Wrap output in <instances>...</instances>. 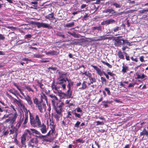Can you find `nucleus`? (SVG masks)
Masks as SVG:
<instances>
[{"instance_id": "44", "label": "nucleus", "mask_w": 148, "mask_h": 148, "mask_svg": "<svg viewBox=\"0 0 148 148\" xmlns=\"http://www.w3.org/2000/svg\"><path fill=\"white\" fill-rule=\"evenodd\" d=\"M42 56L39 54H34L33 56L34 58H41Z\"/></svg>"}, {"instance_id": "42", "label": "nucleus", "mask_w": 148, "mask_h": 148, "mask_svg": "<svg viewBox=\"0 0 148 148\" xmlns=\"http://www.w3.org/2000/svg\"><path fill=\"white\" fill-rule=\"evenodd\" d=\"M37 135H38L39 136H37V137L38 138H40V139H42L44 137H46V136L42 135L40 133V134H38Z\"/></svg>"}, {"instance_id": "16", "label": "nucleus", "mask_w": 148, "mask_h": 148, "mask_svg": "<svg viewBox=\"0 0 148 148\" xmlns=\"http://www.w3.org/2000/svg\"><path fill=\"white\" fill-rule=\"evenodd\" d=\"M54 14L52 13L51 14H49L48 15L45 16V18L46 19H48L49 20L51 21L53 19H55V18L54 16Z\"/></svg>"}, {"instance_id": "49", "label": "nucleus", "mask_w": 148, "mask_h": 148, "mask_svg": "<svg viewBox=\"0 0 148 148\" xmlns=\"http://www.w3.org/2000/svg\"><path fill=\"white\" fill-rule=\"evenodd\" d=\"M24 121H25V119H23V120L22 121V122L21 123H20V120H19V122L18 123L17 125H18V127H20L21 126V124H22V123H23L24 122Z\"/></svg>"}, {"instance_id": "60", "label": "nucleus", "mask_w": 148, "mask_h": 148, "mask_svg": "<svg viewBox=\"0 0 148 148\" xmlns=\"http://www.w3.org/2000/svg\"><path fill=\"white\" fill-rule=\"evenodd\" d=\"M107 73L109 75L112 77H114L115 75L114 73L110 72H108Z\"/></svg>"}, {"instance_id": "20", "label": "nucleus", "mask_w": 148, "mask_h": 148, "mask_svg": "<svg viewBox=\"0 0 148 148\" xmlns=\"http://www.w3.org/2000/svg\"><path fill=\"white\" fill-rule=\"evenodd\" d=\"M140 136L146 135L148 137V132L145 129H144L143 131L140 133Z\"/></svg>"}, {"instance_id": "29", "label": "nucleus", "mask_w": 148, "mask_h": 148, "mask_svg": "<svg viewBox=\"0 0 148 148\" xmlns=\"http://www.w3.org/2000/svg\"><path fill=\"white\" fill-rule=\"evenodd\" d=\"M86 82L84 81L82 84V87L79 89L84 90L85 89L87 88V85L85 84Z\"/></svg>"}, {"instance_id": "11", "label": "nucleus", "mask_w": 148, "mask_h": 148, "mask_svg": "<svg viewBox=\"0 0 148 148\" xmlns=\"http://www.w3.org/2000/svg\"><path fill=\"white\" fill-rule=\"evenodd\" d=\"M36 106L38 107L40 112L41 113L43 112V110H44L45 111H46V104L43 102H39V103Z\"/></svg>"}, {"instance_id": "3", "label": "nucleus", "mask_w": 148, "mask_h": 148, "mask_svg": "<svg viewBox=\"0 0 148 148\" xmlns=\"http://www.w3.org/2000/svg\"><path fill=\"white\" fill-rule=\"evenodd\" d=\"M91 66L92 67L95 69L96 71V73H97L100 76H101L103 74L106 77V78L108 79H109V76L107 75L105 72L103 71H102L100 69H99L96 66L93 65H91Z\"/></svg>"}, {"instance_id": "53", "label": "nucleus", "mask_w": 148, "mask_h": 148, "mask_svg": "<svg viewBox=\"0 0 148 148\" xmlns=\"http://www.w3.org/2000/svg\"><path fill=\"white\" fill-rule=\"evenodd\" d=\"M80 123V122L79 121H77L76 123L74 125V127H78Z\"/></svg>"}, {"instance_id": "64", "label": "nucleus", "mask_w": 148, "mask_h": 148, "mask_svg": "<svg viewBox=\"0 0 148 148\" xmlns=\"http://www.w3.org/2000/svg\"><path fill=\"white\" fill-rule=\"evenodd\" d=\"M76 141L79 142L80 143H83L84 142V141L80 139H77L76 140Z\"/></svg>"}, {"instance_id": "46", "label": "nucleus", "mask_w": 148, "mask_h": 148, "mask_svg": "<svg viewBox=\"0 0 148 148\" xmlns=\"http://www.w3.org/2000/svg\"><path fill=\"white\" fill-rule=\"evenodd\" d=\"M121 28L120 27L117 26L114 28L113 29V31L114 32H116L119 30H121Z\"/></svg>"}, {"instance_id": "8", "label": "nucleus", "mask_w": 148, "mask_h": 148, "mask_svg": "<svg viewBox=\"0 0 148 148\" xmlns=\"http://www.w3.org/2000/svg\"><path fill=\"white\" fill-rule=\"evenodd\" d=\"M106 13H109V14H111L114 15H117V16L120 15L122 14V12L118 13L117 12L112 8L106 9L104 12Z\"/></svg>"}, {"instance_id": "17", "label": "nucleus", "mask_w": 148, "mask_h": 148, "mask_svg": "<svg viewBox=\"0 0 148 148\" xmlns=\"http://www.w3.org/2000/svg\"><path fill=\"white\" fill-rule=\"evenodd\" d=\"M66 80L68 83V84L67 86V87L68 88V89L71 90V87L73 86V82L71 81L70 79H66Z\"/></svg>"}, {"instance_id": "26", "label": "nucleus", "mask_w": 148, "mask_h": 148, "mask_svg": "<svg viewBox=\"0 0 148 148\" xmlns=\"http://www.w3.org/2000/svg\"><path fill=\"white\" fill-rule=\"evenodd\" d=\"M30 130L32 131L33 133H34L36 134H40V132L37 130L34 129H30Z\"/></svg>"}, {"instance_id": "35", "label": "nucleus", "mask_w": 148, "mask_h": 148, "mask_svg": "<svg viewBox=\"0 0 148 148\" xmlns=\"http://www.w3.org/2000/svg\"><path fill=\"white\" fill-rule=\"evenodd\" d=\"M101 83L102 84H106V79L104 77H101Z\"/></svg>"}, {"instance_id": "23", "label": "nucleus", "mask_w": 148, "mask_h": 148, "mask_svg": "<svg viewBox=\"0 0 148 148\" xmlns=\"http://www.w3.org/2000/svg\"><path fill=\"white\" fill-rule=\"evenodd\" d=\"M118 55L119 57L121 59H124V56L122 52L121 51H119L118 53Z\"/></svg>"}, {"instance_id": "63", "label": "nucleus", "mask_w": 148, "mask_h": 148, "mask_svg": "<svg viewBox=\"0 0 148 148\" xmlns=\"http://www.w3.org/2000/svg\"><path fill=\"white\" fill-rule=\"evenodd\" d=\"M86 76L89 77V78H90V77H91L92 76V75L90 73H89V72H87V74H86Z\"/></svg>"}, {"instance_id": "59", "label": "nucleus", "mask_w": 148, "mask_h": 148, "mask_svg": "<svg viewBox=\"0 0 148 148\" xmlns=\"http://www.w3.org/2000/svg\"><path fill=\"white\" fill-rule=\"evenodd\" d=\"M135 11V10H128L125 13H132L134 12V11Z\"/></svg>"}, {"instance_id": "38", "label": "nucleus", "mask_w": 148, "mask_h": 148, "mask_svg": "<svg viewBox=\"0 0 148 148\" xmlns=\"http://www.w3.org/2000/svg\"><path fill=\"white\" fill-rule=\"evenodd\" d=\"M89 80L90 81V83L92 84L94 82H96V80L95 78H92L91 77L89 78Z\"/></svg>"}, {"instance_id": "25", "label": "nucleus", "mask_w": 148, "mask_h": 148, "mask_svg": "<svg viewBox=\"0 0 148 148\" xmlns=\"http://www.w3.org/2000/svg\"><path fill=\"white\" fill-rule=\"evenodd\" d=\"M101 26H99L98 27H94L92 28V29L93 30H95L96 29L98 31H99L101 30Z\"/></svg>"}, {"instance_id": "55", "label": "nucleus", "mask_w": 148, "mask_h": 148, "mask_svg": "<svg viewBox=\"0 0 148 148\" xmlns=\"http://www.w3.org/2000/svg\"><path fill=\"white\" fill-rule=\"evenodd\" d=\"M9 122H10V123L12 124V120H11V119L9 118L7 119L5 121V123H8Z\"/></svg>"}, {"instance_id": "37", "label": "nucleus", "mask_w": 148, "mask_h": 148, "mask_svg": "<svg viewBox=\"0 0 148 148\" xmlns=\"http://www.w3.org/2000/svg\"><path fill=\"white\" fill-rule=\"evenodd\" d=\"M16 129L15 128H12V129L10 130V134H13L14 133L16 132Z\"/></svg>"}, {"instance_id": "12", "label": "nucleus", "mask_w": 148, "mask_h": 148, "mask_svg": "<svg viewBox=\"0 0 148 148\" xmlns=\"http://www.w3.org/2000/svg\"><path fill=\"white\" fill-rule=\"evenodd\" d=\"M23 134L26 139H27L28 140L29 138H31L32 135V134L30 132L29 130L28 129Z\"/></svg>"}, {"instance_id": "2", "label": "nucleus", "mask_w": 148, "mask_h": 148, "mask_svg": "<svg viewBox=\"0 0 148 148\" xmlns=\"http://www.w3.org/2000/svg\"><path fill=\"white\" fill-rule=\"evenodd\" d=\"M24 111L25 112V116L23 115L22 116H21L20 123L22 122L23 119H24L25 121L22 125L23 127H25L28 121V112H30L29 110H27L26 109H25Z\"/></svg>"}, {"instance_id": "9", "label": "nucleus", "mask_w": 148, "mask_h": 148, "mask_svg": "<svg viewBox=\"0 0 148 148\" xmlns=\"http://www.w3.org/2000/svg\"><path fill=\"white\" fill-rule=\"evenodd\" d=\"M114 43L116 46H119L125 43V40L119 37L116 38L114 39Z\"/></svg>"}, {"instance_id": "1", "label": "nucleus", "mask_w": 148, "mask_h": 148, "mask_svg": "<svg viewBox=\"0 0 148 148\" xmlns=\"http://www.w3.org/2000/svg\"><path fill=\"white\" fill-rule=\"evenodd\" d=\"M30 122L31 125L34 127H37L41 123L38 115H36L35 117L29 112Z\"/></svg>"}, {"instance_id": "52", "label": "nucleus", "mask_w": 148, "mask_h": 148, "mask_svg": "<svg viewBox=\"0 0 148 148\" xmlns=\"http://www.w3.org/2000/svg\"><path fill=\"white\" fill-rule=\"evenodd\" d=\"M88 39L89 40H91L92 41H98V40H97V37H94L93 38H89Z\"/></svg>"}, {"instance_id": "48", "label": "nucleus", "mask_w": 148, "mask_h": 148, "mask_svg": "<svg viewBox=\"0 0 148 148\" xmlns=\"http://www.w3.org/2000/svg\"><path fill=\"white\" fill-rule=\"evenodd\" d=\"M101 25H109L108 20L104 21L101 22Z\"/></svg>"}, {"instance_id": "62", "label": "nucleus", "mask_w": 148, "mask_h": 148, "mask_svg": "<svg viewBox=\"0 0 148 148\" xmlns=\"http://www.w3.org/2000/svg\"><path fill=\"white\" fill-rule=\"evenodd\" d=\"M72 36L75 38H79L78 36L76 34L75 32L73 33V34H72Z\"/></svg>"}, {"instance_id": "30", "label": "nucleus", "mask_w": 148, "mask_h": 148, "mask_svg": "<svg viewBox=\"0 0 148 148\" xmlns=\"http://www.w3.org/2000/svg\"><path fill=\"white\" fill-rule=\"evenodd\" d=\"M33 100L34 103L36 104L37 106L39 103V102H38V99L36 97H34Z\"/></svg>"}, {"instance_id": "21", "label": "nucleus", "mask_w": 148, "mask_h": 148, "mask_svg": "<svg viewBox=\"0 0 148 148\" xmlns=\"http://www.w3.org/2000/svg\"><path fill=\"white\" fill-rule=\"evenodd\" d=\"M17 116L18 115L16 112L14 114L13 117L11 119V120H12V124H13L15 121Z\"/></svg>"}, {"instance_id": "57", "label": "nucleus", "mask_w": 148, "mask_h": 148, "mask_svg": "<svg viewBox=\"0 0 148 148\" xmlns=\"http://www.w3.org/2000/svg\"><path fill=\"white\" fill-rule=\"evenodd\" d=\"M123 53H124L125 54V58H126V59L127 60H129L130 59L129 58V56H127V54L124 51H123Z\"/></svg>"}, {"instance_id": "40", "label": "nucleus", "mask_w": 148, "mask_h": 148, "mask_svg": "<svg viewBox=\"0 0 148 148\" xmlns=\"http://www.w3.org/2000/svg\"><path fill=\"white\" fill-rule=\"evenodd\" d=\"M137 75V79H143L145 77V75L144 74H143L141 76L140 75L138 74Z\"/></svg>"}, {"instance_id": "56", "label": "nucleus", "mask_w": 148, "mask_h": 148, "mask_svg": "<svg viewBox=\"0 0 148 148\" xmlns=\"http://www.w3.org/2000/svg\"><path fill=\"white\" fill-rule=\"evenodd\" d=\"M8 28L9 29H11V30L12 31H14V30L16 29V28L15 27H14L13 26H8Z\"/></svg>"}, {"instance_id": "31", "label": "nucleus", "mask_w": 148, "mask_h": 148, "mask_svg": "<svg viewBox=\"0 0 148 148\" xmlns=\"http://www.w3.org/2000/svg\"><path fill=\"white\" fill-rule=\"evenodd\" d=\"M101 62H102L104 64L107 66L109 68H111L112 67V66L108 62H106L104 61H101Z\"/></svg>"}, {"instance_id": "22", "label": "nucleus", "mask_w": 148, "mask_h": 148, "mask_svg": "<svg viewBox=\"0 0 148 148\" xmlns=\"http://www.w3.org/2000/svg\"><path fill=\"white\" fill-rule=\"evenodd\" d=\"M56 34L57 36L62 37L63 38H65V36L62 34V33L61 32H57Z\"/></svg>"}, {"instance_id": "45", "label": "nucleus", "mask_w": 148, "mask_h": 148, "mask_svg": "<svg viewBox=\"0 0 148 148\" xmlns=\"http://www.w3.org/2000/svg\"><path fill=\"white\" fill-rule=\"evenodd\" d=\"M41 98L42 99H44L45 101H47V97L45 94H42L41 95Z\"/></svg>"}, {"instance_id": "18", "label": "nucleus", "mask_w": 148, "mask_h": 148, "mask_svg": "<svg viewBox=\"0 0 148 148\" xmlns=\"http://www.w3.org/2000/svg\"><path fill=\"white\" fill-rule=\"evenodd\" d=\"M26 139V137L23 134L21 137V143L23 145H25V147H26V145H25V141Z\"/></svg>"}, {"instance_id": "13", "label": "nucleus", "mask_w": 148, "mask_h": 148, "mask_svg": "<svg viewBox=\"0 0 148 148\" xmlns=\"http://www.w3.org/2000/svg\"><path fill=\"white\" fill-rule=\"evenodd\" d=\"M52 88L54 92L56 93H58L61 94H64L61 92V91L59 90V88L58 86H56L55 85L52 84Z\"/></svg>"}, {"instance_id": "10", "label": "nucleus", "mask_w": 148, "mask_h": 148, "mask_svg": "<svg viewBox=\"0 0 148 148\" xmlns=\"http://www.w3.org/2000/svg\"><path fill=\"white\" fill-rule=\"evenodd\" d=\"M67 78L65 79H57L56 83L57 84H60L62 87L64 89L66 88V85L64 83L66 82Z\"/></svg>"}, {"instance_id": "47", "label": "nucleus", "mask_w": 148, "mask_h": 148, "mask_svg": "<svg viewBox=\"0 0 148 148\" xmlns=\"http://www.w3.org/2000/svg\"><path fill=\"white\" fill-rule=\"evenodd\" d=\"M26 88L29 91H32V92H34L33 90L29 86H26Z\"/></svg>"}, {"instance_id": "33", "label": "nucleus", "mask_w": 148, "mask_h": 148, "mask_svg": "<svg viewBox=\"0 0 148 148\" xmlns=\"http://www.w3.org/2000/svg\"><path fill=\"white\" fill-rule=\"evenodd\" d=\"M37 83H38L37 86H39L41 89H43L44 85L38 81L37 82Z\"/></svg>"}, {"instance_id": "58", "label": "nucleus", "mask_w": 148, "mask_h": 148, "mask_svg": "<svg viewBox=\"0 0 148 148\" xmlns=\"http://www.w3.org/2000/svg\"><path fill=\"white\" fill-rule=\"evenodd\" d=\"M5 37L2 34H0V40H4Z\"/></svg>"}, {"instance_id": "39", "label": "nucleus", "mask_w": 148, "mask_h": 148, "mask_svg": "<svg viewBox=\"0 0 148 148\" xmlns=\"http://www.w3.org/2000/svg\"><path fill=\"white\" fill-rule=\"evenodd\" d=\"M108 24H112L115 22V21L112 19H110L108 20Z\"/></svg>"}, {"instance_id": "43", "label": "nucleus", "mask_w": 148, "mask_h": 148, "mask_svg": "<svg viewBox=\"0 0 148 148\" xmlns=\"http://www.w3.org/2000/svg\"><path fill=\"white\" fill-rule=\"evenodd\" d=\"M147 12H148V9H147L141 10L138 11V12L141 13H144Z\"/></svg>"}, {"instance_id": "34", "label": "nucleus", "mask_w": 148, "mask_h": 148, "mask_svg": "<svg viewBox=\"0 0 148 148\" xmlns=\"http://www.w3.org/2000/svg\"><path fill=\"white\" fill-rule=\"evenodd\" d=\"M105 40V36L103 35L102 36H100L99 37V38H97V39L95 40L101 41L102 40Z\"/></svg>"}, {"instance_id": "5", "label": "nucleus", "mask_w": 148, "mask_h": 148, "mask_svg": "<svg viewBox=\"0 0 148 148\" xmlns=\"http://www.w3.org/2000/svg\"><path fill=\"white\" fill-rule=\"evenodd\" d=\"M37 127L40 128V131L43 134H45L47 132L48 128L47 127L46 125L43 123H41Z\"/></svg>"}, {"instance_id": "61", "label": "nucleus", "mask_w": 148, "mask_h": 148, "mask_svg": "<svg viewBox=\"0 0 148 148\" xmlns=\"http://www.w3.org/2000/svg\"><path fill=\"white\" fill-rule=\"evenodd\" d=\"M144 57L143 56H142L140 57V60L141 62H144L145 61L144 60Z\"/></svg>"}, {"instance_id": "15", "label": "nucleus", "mask_w": 148, "mask_h": 148, "mask_svg": "<svg viewBox=\"0 0 148 148\" xmlns=\"http://www.w3.org/2000/svg\"><path fill=\"white\" fill-rule=\"evenodd\" d=\"M16 97L18 99L17 100L15 99H13L14 102L16 103L18 106H22L23 104L22 103V101L19 99V98L17 96Z\"/></svg>"}, {"instance_id": "28", "label": "nucleus", "mask_w": 148, "mask_h": 148, "mask_svg": "<svg viewBox=\"0 0 148 148\" xmlns=\"http://www.w3.org/2000/svg\"><path fill=\"white\" fill-rule=\"evenodd\" d=\"M70 90H71L68 89L66 92V94L67 95V97L68 98H70L71 95V93L70 92Z\"/></svg>"}, {"instance_id": "19", "label": "nucleus", "mask_w": 148, "mask_h": 148, "mask_svg": "<svg viewBox=\"0 0 148 148\" xmlns=\"http://www.w3.org/2000/svg\"><path fill=\"white\" fill-rule=\"evenodd\" d=\"M65 74L62 72H59V76L57 79H65L64 78V76Z\"/></svg>"}, {"instance_id": "4", "label": "nucleus", "mask_w": 148, "mask_h": 148, "mask_svg": "<svg viewBox=\"0 0 148 148\" xmlns=\"http://www.w3.org/2000/svg\"><path fill=\"white\" fill-rule=\"evenodd\" d=\"M38 143V141L37 138H32L29 141L28 146L29 147H31L32 148L36 147L35 145L37 144Z\"/></svg>"}, {"instance_id": "41", "label": "nucleus", "mask_w": 148, "mask_h": 148, "mask_svg": "<svg viewBox=\"0 0 148 148\" xmlns=\"http://www.w3.org/2000/svg\"><path fill=\"white\" fill-rule=\"evenodd\" d=\"M112 5L115 7L116 8H120L121 7V5L116 3H114L112 4Z\"/></svg>"}, {"instance_id": "7", "label": "nucleus", "mask_w": 148, "mask_h": 148, "mask_svg": "<svg viewBox=\"0 0 148 148\" xmlns=\"http://www.w3.org/2000/svg\"><path fill=\"white\" fill-rule=\"evenodd\" d=\"M64 105L63 102L60 103L58 105L57 107H55V110L57 113L59 115H60L62 110V107Z\"/></svg>"}, {"instance_id": "32", "label": "nucleus", "mask_w": 148, "mask_h": 148, "mask_svg": "<svg viewBox=\"0 0 148 148\" xmlns=\"http://www.w3.org/2000/svg\"><path fill=\"white\" fill-rule=\"evenodd\" d=\"M83 40V39H75L73 40V43L75 44H77L78 43H80V42L81 41V40Z\"/></svg>"}, {"instance_id": "51", "label": "nucleus", "mask_w": 148, "mask_h": 148, "mask_svg": "<svg viewBox=\"0 0 148 148\" xmlns=\"http://www.w3.org/2000/svg\"><path fill=\"white\" fill-rule=\"evenodd\" d=\"M51 52V55H57L58 54V53L57 51H50Z\"/></svg>"}, {"instance_id": "6", "label": "nucleus", "mask_w": 148, "mask_h": 148, "mask_svg": "<svg viewBox=\"0 0 148 148\" xmlns=\"http://www.w3.org/2000/svg\"><path fill=\"white\" fill-rule=\"evenodd\" d=\"M36 25L37 26L38 28H40L41 27L44 28H46L49 29H52V27L49 24L43 23L36 22L35 23Z\"/></svg>"}, {"instance_id": "14", "label": "nucleus", "mask_w": 148, "mask_h": 148, "mask_svg": "<svg viewBox=\"0 0 148 148\" xmlns=\"http://www.w3.org/2000/svg\"><path fill=\"white\" fill-rule=\"evenodd\" d=\"M24 99L27 101L29 105L31 106H32L33 105V102L32 101L31 98L29 95H27L24 98Z\"/></svg>"}, {"instance_id": "50", "label": "nucleus", "mask_w": 148, "mask_h": 148, "mask_svg": "<svg viewBox=\"0 0 148 148\" xmlns=\"http://www.w3.org/2000/svg\"><path fill=\"white\" fill-rule=\"evenodd\" d=\"M73 113L75 114V116L76 117H77L79 118H81V115L80 114H78L76 112H74Z\"/></svg>"}, {"instance_id": "27", "label": "nucleus", "mask_w": 148, "mask_h": 148, "mask_svg": "<svg viewBox=\"0 0 148 148\" xmlns=\"http://www.w3.org/2000/svg\"><path fill=\"white\" fill-rule=\"evenodd\" d=\"M49 96L53 100H58V98L56 96L52 94L49 95Z\"/></svg>"}, {"instance_id": "24", "label": "nucleus", "mask_w": 148, "mask_h": 148, "mask_svg": "<svg viewBox=\"0 0 148 148\" xmlns=\"http://www.w3.org/2000/svg\"><path fill=\"white\" fill-rule=\"evenodd\" d=\"M74 23L72 22L71 23H69L66 24L65 25V26L67 27H71L74 26Z\"/></svg>"}, {"instance_id": "54", "label": "nucleus", "mask_w": 148, "mask_h": 148, "mask_svg": "<svg viewBox=\"0 0 148 148\" xmlns=\"http://www.w3.org/2000/svg\"><path fill=\"white\" fill-rule=\"evenodd\" d=\"M105 90L107 92V94L108 95H110V92L109 88H105Z\"/></svg>"}, {"instance_id": "36", "label": "nucleus", "mask_w": 148, "mask_h": 148, "mask_svg": "<svg viewBox=\"0 0 148 148\" xmlns=\"http://www.w3.org/2000/svg\"><path fill=\"white\" fill-rule=\"evenodd\" d=\"M123 69L122 70V71L124 73L126 72V71L128 69V67L126 66H123L122 67Z\"/></svg>"}]
</instances>
